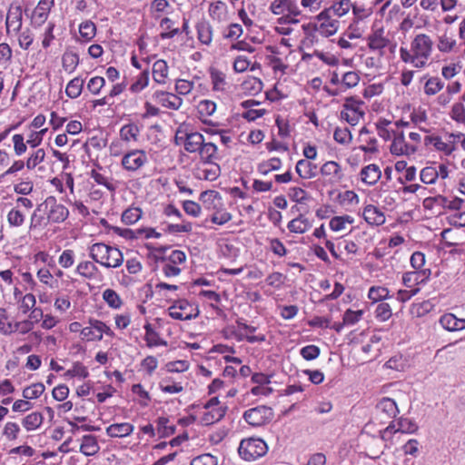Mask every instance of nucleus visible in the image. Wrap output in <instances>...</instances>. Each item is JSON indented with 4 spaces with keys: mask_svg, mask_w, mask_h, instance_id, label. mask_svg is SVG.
<instances>
[{
    "mask_svg": "<svg viewBox=\"0 0 465 465\" xmlns=\"http://www.w3.org/2000/svg\"><path fill=\"white\" fill-rule=\"evenodd\" d=\"M145 329V341L149 347L157 346L160 344H166L165 341L160 340L159 334L152 328L151 324H146Z\"/></svg>",
    "mask_w": 465,
    "mask_h": 465,
    "instance_id": "nucleus-52",
    "label": "nucleus"
},
{
    "mask_svg": "<svg viewBox=\"0 0 465 465\" xmlns=\"http://www.w3.org/2000/svg\"><path fill=\"white\" fill-rule=\"evenodd\" d=\"M272 418V410L264 405L251 408L243 413V419L245 421L253 427L263 426L269 423Z\"/></svg>",
    "mask_w": 465,
    "mask_h": 465,
    "instance_id": "nucleus-6",
    "label": "nucleus"
},
{
    "mask_svg": "<svg viewBox=\"0 0 465 465\" xmlns=\"http://www.w3.org/2000/svg\"><path fill=\"white\" fill-rule=\"evenodd\" d=\"M368 47L371 50L378 51L381 56L383 55L384 48L389 46L391 40L385 35L383 27L373 29L367 37Z\"/></svg>",
    "mask_w": 465,
    "mask_h": 465,
    "instance_id": "nucleus-11",
    "label": "nucleus"
},
{
    "mask_svg": "<svg viewBox=\"0 0 465 465\" xmlns=\"http://www.w3.org/2000/svg\"><path fill=\"white\" fill-rule=\"evenodd\" d=\"M22 22H23L22 7L17 5H11L8 9V12L6 15V19H5L6 33L8 35H10L11 32L17 34L22 27Z\"/></svg>",
    "mask_w": 465,
    "mask_h": 465,
    "instance_id": "nucleus-13",
    "label": "nucleus"
},
{
    "mask_svg": "<svg viewBox=\"0 0 465 465\" xmlns=\"http://www.w3.org/2000/svg\"><path fill=\"white\" fill-rule=\"evenodd\" d=\"M25 215L16 207L12 208L7 213V221L11 226L20 227L24 224Z\"/></svg>",
    "mask_w": 465,
    "mask_h": 465,
    "instance_id": "nucleus-48",
    "label": "nucleus"
},
{
    "mask_svg": "<svg viewBox=\"0 0 465 465\" xmlns=\"http://www.w3.org/2000/svg\"><path fill=\"white\" fill-rule=\"evenodd\" d=\"M268 447L260 438H249L241 441L238 448L239 455L245 460L252 461L265 455Z\"/></svg>",
    "mask_w": 465,
    "mask_h": 465,
    "instance_id": "nucleus-3",
    "label": "nucleus"
},
{
    "mask_svg": "<svg viewBox=\"0 0 465 465\" xmlns=\"http://www.w3.org/2000/svg\"><path fill=\"white\" fill-rule=\"evenodd\" d=\"M395 426L394 432L413 433L418 430V425L408 418H401Z\"/></svg>",
    "mask_w": 465,
    "mask_h": 465,
    "instance_id": "nucleus-42",
    "label": "nucleus"
},
{
    "mask_svg": "<svg viewBox=\"0 0 465 465\" xmlns=\"http://www.w3.org/2000/svg\"><path fill=\"white\" fill-rule=\"evenodd\" d=\"M438 177V170L432 166L424 167L420 172V180L426 184L434 183Z\"/></svg>",
    "mask_w": 465,
    "mask_h": 465,
    "instance_id": "nucleus-54",
    "label": "nucleus"
},
{
    "mask_svg": "<svg viewBox=\"0 0 465 465\" xmlns=\"http://www.w3.org/2000/svg\"><path fill=\"white\" fill-rule=\"evenodd\" d=\"M200 199L208 209H211L216 207V202L220 203L221 196L218 192L210 190L203 192Z\"/></svg>",
    "mask_w": 465,
    "mask_h": 465,
    "instance_id": "nucleus-45",
    "label": "nucleus"
},
{
    "mask_svg": "<svg viewBox=\"0 0 465 465\" xmlns=\"http://www.w3.org/2000/svg\"><path fill=\"white\" fill-rule=\"evenodd\" d=\"M134 425L129 422L114 423L106 428V433L112 438H124L131 435Z\"/></svg>",
    "mask_w": 465,
    "mask_h": 465,
    "instance_id": "nucleus-22",
    "label": "nucleus"
},
{
    "mask_svg": "<svg viewBox=\"0 0 465 465\" xmlns=\"http://www.w3.org/2000/svg\"><path fill=\"white\" fill-rule=\"evenodd\" d=\"M149 84V69H144L131 84L130 91L132 93H139L144 89Z\"/></svg>",
    "mask_w": 465,
    "mask_h": 465,
    "instance_id": "nucleus-41",
    "label": "nucleus"
},
{
    "mask_svg": "<svg viewBox=\"0 0 465 465\" xmlns=\"http://www.w3.org/2000/svg\"><path fill=\"white\" fill-rule=\"evenodd\" d=\"M169 67L164 60H157L153 64V78L159 84H165L168 78Z\"/></svg>",
    "mask_w": 465,
    "mask_h": 465,
    "instance_id": "nucleus-25",
    "label": "nucleus"
},
{
    "mask_svg": "<svg viewBox=\"0 0 465 465\" xmlns=\"http://www.w3.org/2000/svg\"><path fill=\"white\" fill-rule=\"evenodd\" d=\"M43 207H45V210L49 209L47 220L50 223H63L69 215L68 209L64 205L58 203L53 196L47 197L43 203L37 206V210L42 211Z\"/></svg>",
    "mask_w": 465,
    "mask_h": 465,
    "instance_id": "nucleus-5",
    "label": "nucleus"
},
{
    "mask_svg": "<svg viewBox=\"0 0 465 465\" xmlns=\"http://www.w3.org/2000/svg\"><path fill=\"white\" fill-rule=\"evenodd\" d=\"M425 145H432L434 149L442 153L446 156H450L456 151L455 133H446L443 137L431 134L424 138Z\"/></svg>",
    "mask_w": 465,
    "mask_h": 465,
    "instance_id": "nucleus-4",
    "label": "nucleus"
},
{
    "mask_svg": "<svg viewBox=\"0 0 465 465\" xmlns=\"http://www.w3.org/2000/svg\"><path fill=\"white\" fill-rule=\"evenodd\" d=\"M363 218L371 225H381L385 223V216L376 206L369 204L363 210Z\"/></svg>",
    "mask_w": 465,
    "mask_h": 465,
    "instance_id": "nucleus-21",
    "label": "nucleus"
},
{
    "mask_svg": "<svg viewBox=\"0 0 465 465\" xmlns=\"http://www.w3.org/2000/svg\"><path fill=\"white\" fill-rule=\"evenodd\" d=\"M193 306L186 300H179L169 308V315L175 320L189 321L197 316Z\"/></svg>",
    "mask_w": 465,
    "mask_h": 465,
    "instance_id": "nucleus-14",
    "label": "nucleus"
},
{
    "mask_svg": "<svg viewBox=\"0 0 465 465\" xmlns=\"http://www.w3.org/2000/svg\"><path fill=\"white\" fill-rule=\"evenodd\" d=\"M282 166V162L279 158L273 157L266 162L259 164L258 171L262 174H268L272 171L279 170Z\"/></svg>",
    "mask_w": 465,
    "mask_h": 465,
    "instance_id": "nucleus-49",
    "label": "nucleus"
},
{
    "mask_svg": "<svg viewBox=\"0 0 465 465\" xmlns=\"http://www.w3.org/2000/svg\"><path fill=\"white\" fill-rule=\"evenodd\" d=\"M103 299L109 307L114 309H119L123 303L120 296L112 289H106L104 291Z\"/></svg>",
    "mask_w": 465,
    "mask_h": 465,
    "instance_id": "nucleus-44",
    "label": "nucleus"
},
{
    "mask_svg": "<svg viewBox=\"0 0 465 465\" xmlns=\"http://www.w3.org/2000/svg\"><path fill=\"white\" fill-rule=\"evenodd\" d=\"M91 177L94 180V182L100 185L104 186L107 190L114 193L116 190V185L113 182V179H110L104 174L93 170L91 172Z\"/></svg>",
    "mask_w": 465,
    "mask_h": 465,
    "instance_id": "nucleus-47",
    "label": "nucleus"
},
{
    "mask_svg": "<svg viewBox=\"0 0 465 465\" xmlns=\"http://www.w3.org/2000/svg\"><path fill=\"white\" fill-rule=\"evenodd\" d=\"M206 410L207 411L204 412L202 417V423L203 425H211L218 422L224 417L226 412V408H211Z\"/></svg>",
    "mask_w": 465,
    "mask_h": 465,
    "instance_id": "nucleus-31",
    "label": "nucleus"
},
{
    "mask_svg": "<svg viewBox=\"0 0 465 465\" xmlns=\"http://www.w3.org/2000/svg\"><path fill=\"white\" fill-rule=\"evenodd\" d=\"M79 33L85 40H91L96 33L95 25L91 21H85L80 25Z\"/></svg>",
    "mask_w": 465,
    "mask_h": 465,
    "instance_id": "nucleus-55",
    "label": "nucleus"
},
{
    "mask_svg": "<svg viewBox=\"0 0 465 465\" xmlns=\"http://www.w3.org/2000/svg\"><path fill=\"white\" fill-rule=\"evenodd\" d=\"M270 10L276 15H283L285 12L293 16L301 15L294 0H274L270 5Z\"/></svg>",
    "mask_w": 465,
    "mask_h": 465,
    "instance_id": "nucleus-16",
    "label": "nucleus"
},
{
    "mask_svg": "<svg viewBox=\"0 0 465 465\" xmlns=\"http://www.w3.org/2000/svg\"><path fill=\"white\" fill-rule=\"evenodd\" d=\"M296 173L302 179H311L316 176L317 167L307 160H299L295 167Z\"/></svg>",
    "mask_w": 465,
    "mask_h": 465,
    "instance_id": "nucleus-27",
    "label": "nucleus"
},
{
    "mask_svg": "<svg viewBox=\"0 0 465 465\" xmlns=\"http://www.w3.org/2000/svg\"><path fill=\"white\" fill-rule=\"evenodd\" d=\"M198 153L203 163H213L219 158L216 144L212 142L206 143L205 140Z\"/></svg>",
    "mask_w": 465,
    "mask_h": 465,
    "instance_id": "nucleus-23",
    "label": "nucleus"
},
{
    "mask_svg": "<svg viewBox=\"0 0 465 465\" xmlns=\"http://www.w3.org/2000/svg\"><path fill=\"white\" fill-rule=\"evenodd\" d=\"M430 276V270H415L413 272H407L402 276L403 284L406 287H412L424 283Z\"/></svg>",
    "mask_w": 465,
    "mask_h": 465,
    "instance_id": "nucleus-17",
    "label": "nucleus"
},
{
    "mask_svg": "<svg viewBox=\"0 0 465 465\" xmlns=\"http://www.w3.org/2000/svg\"><path fill=\"white\" fill-rule=\"evenodd\" d=\"M288 195L293 202L298 203H304L309 199L307 192L300 187L290 188Z\"/></svg>",
    "mask_w": 465,
    "mask_h": 465,
    "instance_id": "nucleus-58",
    "label": "nucleus"
},
{
    "mask_svg": "<svg viewBox=\"0 0 465 465\" xmlns=\"http://www.w3.org/2000/svg\"><path fill=\"white\" fill-rule=\"evenodd\" d=\"M444 87V83L438 77H430L424 85V93L428 95H434Z\"/></svg>",
    "mask_w": 465,
    "mask_h": 465,
    "instance_id": "nucleus-43",
    "label": "nucleus"
},
{
    "mask_svg": "<svg viewBox=\"0 0 465 465\" xmlns=\"http://www.w3.org/2000/svg\"><path fill=\"white\" fill-rule=\"evenodd\" d=\"M197 37L203 45H210L213 41V27L205 20H202L196 25Z\"/></svg>",
    "mask_w": 465,
    "mask_h": 465,
    "instance_id": "nucleus-26",
    "label": "nucleus"
},
{
    "mask_svg": "<svg viewBox=\"0 0 465 465\" xmlns=\"http://www.w3.org/2000/svg\"><path fill=\"white\" fill-rule=\"evenodd\" d=\"M377 409L388 417H395L399 412L396 402L391 398H382L377 404Z\"/></svg>",
    "mask_w": 465,
    "mask_h": 465,
    "instance_id": "nucleus-34",
    "label": "nucleus"
},
{
    "mask_svg": "<svg viewBox=\"0 0 465 465\" xmlns=\"http://www.w3.org/2000/svg\"><path fill=\"white\" fill-rule=\"evenodd\" d=\"M362 104L363 102L353 97L346 98L341 112V118L351 126L356 125L364 116V112L361 108Z\"/></svg>",
    "mask_w": 465,
    "mask_h": 465,
    "instance_id": "nucleus-7",
    "label": "nucleus"
},
{
    "mask_svg": "<svg viewBox=\"0 0 465 465\" xmlns=\"http://www.w3.org/2000/svg\"><path fill=\"white\" fill-rule=\"evenodd\" d=\"M351 6L352 4L351 3V0H340L338 2H335L329 8H325V10L330 11V14L332 15L341 17L350 11Z\"/></svg>",
    "mask_w": 465,
    "mask_h": 465,
    "instance_id": "nucleus-36",
    "label": "nucleus"
},
{
    "mask_svg": "<svg viewBox=\"0 0 465 465\" xmlns=\"http://www.w3.org/2000/svg\"><path fill=\"white\" fill-rule=\"evenodd\" d=\"M333 138L337 143L341 144H347L351 141L352 136L348 128L337 127L334 131Z\"/></svg>",
    "mask_w": 465,
    "mask_h": 465,
    "instance_id": "nucleus-59",
    "label": "nucleus"
},
{
    "mask_svg": "<svg viewBox=\"0 0 465 465\" xmlns=\"http://www.w3.org/2000/svg\"><path fill=\"white\" fill-rule=\"evenodd\" d=\"M141 216L142 211L140 208H128L123 213L122 221L125 224H134L141 218Z\"/></svg>",
    "mask_w": 465,
    "mask_h": 465,
    "instance_id": "nucleus-51",
    "label": "nucleus"
},
{
    "mask_svg": "<svg viewBox=\"0 0 465 465\" xmlns=\"http://www.w3.org/2000/svg\"><path fill=\"white\" fill-rule=\"evenodd\" d=\"M368 297L374 302L386 300L389 298V290L382 286H372L369 290Z\"/></svg>",
    "mask_w": 465,
    "mask_h": 465,
    "instance_id": "nucleus-50",
    "label": "nucleus"
},
{
    "mask_svg": "<svg viewBox=\"0 0 465 465\" xmlns=\"http://www.w3.org/2000/svg\"><path fill=\"white\" fill-rule=\"evenodd\" d=\"M148 162L147 155L143 150H132L122 158V166L128 172H134L140 169Z\"/></svg>",
    "mask_w": 465,
    "mask_h": 465,
    "instance_id": "nucleus-9",
    "label": "nucleus"
},
{
    "mask_svg": "<svg viewBox=\"0 0 465 465\" xmlns=\"http://www.w3.org/2000/svg\"><path fill=\"white\" fill-rule=\"evenodd\" d=\"M44 420V417L41 412L34 411L27 416H25L23 420L22 424L26 429V430H35L38 429Z\"/></svg>",
    "mask_w": 465,
    "mask_h": 465,
    "instance_id": "nucleus-32",
    "label": "nucleus"
},
{
    "mask_svg": "<svg viewBox=\"0 0 465 465\" xmlns=\"http://www.w3.org/2000/svg\"><path fill=\"white\" fill-rule=\"evenodd\" d=\"M440 325L449 331H461L465 329V319L457 318L452 313H446L440 319Z\"/></svg>",
    "mask_w": 465,
    "mask_h": 465,
    "instance_id": "nucleus-20",
    "label": "nucleus"
},
{
    "mask_svg": "<svg viewBox=\"0 0 465 465\" xmlns=\"http://www.w3.org/2000/svg\"><path fill=\"white\" fill-rule=\"evenodd\" d=\"M330 11L322 10L317 19L321 22L318 31L322 36L329 37L335 35L339 29L340 22L333 18Z\"/></svg>",
    "mask_w": 465,
    "mask_h": 465,
    "instance_id": "nucleus-10",
    "label": "nucleus"
},
{
    "mask_svg": "<svg viewBox=\"0 0 465 465\" xmlns=\"http://www.w3.org/2000/svg\"><path fill=\"white\" fill-rule=\"evenodd\" d=\"M84 81L80 77H74L66 85L65 94L68 97L75 99L80 96Z\"/></svg>",
    "mask_w": 465,
    "mask_h": 465,
    "instance_id": "nucleus-33",
    "label": "nucleus"
},
{
    "mask_svg": "<svg viewBox=\"0 0 465 465\" xmlns=\"http://www.w3.org/2000/svg\"><path fill=\"white\" fill-rule=\"evenodd\" d=\"M45 157V152L44 149L40 148L36 150L34 153L30 155V157L26 161V167L29 170L35 169L39 163H41Z\"/></svg>",
    "mask_w": 465,
    "mask_h": 465,
    "instance_id": "nucleus-56",
    "label": "nucleus"
},
{
    "mask_svg": "<svg viewBox=\"0 0 465 465\" xmlns=\"http://www.w3.org/2000/svg\"><path fill=\"white\" fill-rule=\"evenodd\" d=\"M217 458L210 453H205L193 458L190 465H217Z\"/></svg>",
    "mask_w": 465,
    "mask_h": 465,
    "instance_id": "nucleus-61",
    "label": "nucleus"
},
{
    "mask_svg": "<svg viewBox=\"0 0 465 465\" xmlns=\"http://www.w3.org/2000/svg\"><path fill=\"white\" fill-rule=\"evenodd\" d=\"M79 64V56L74 52H65L62 57V65L64 71L72 74Z\"/></svg>",
    "mask_w": 465,
    "mask_h": 465,
    "instance_id": "nucleus-37",
    "label": "nucleus"
},
{
    "mask_svg": "<svg viewBox=\"0 0 465 465\" xmlns=\"http://www.w3.org/2000/svg\"><path fill=\"white\" fill-rule=\"evenodd\" d=\"M194 84L184 79H178L175 83V91L180 95H186L192 92Z\"/></svg>",
    "mask_w": 465,
    "mask_h": 465,
    "instance_id": "nucleus-62",
    "label": "nucleus"
},
{
    "mask_svg": "<svg viewBox=\"0 0 465 465\" xmlns=\"http://www.w3.org/2000/svg\"><path fill=\"white\" fill-rule=\"evenodd\" d=\"M210 77L214 91H223L225 89L226 81L225 74L214 68L210 70Z\"/></svg>",
    "mask_w": 465,
    "mask_h": 465,
    "instance_id": "nucleus-39",
    "label": "nucleus"
},
{
    "mask_svg": "<svg viewBox=\"0 0 465 465\" xmlns=\"http://www.w3.org/2000/svg\"><path fill=\"white\" fill-rule=\"evenodd\" d=\"M75 272L85 279L92 280L96 277L98 268L93 262L84 261L77 265Z\"/></svg>",
    "mask_w": 465,
    "mask_h": 465,
    "instance_id": "nucleus-29",
    "label": "nucleus"
},
{
    "mask_svg": "<svg viewBox=\"0 0 465 465\" xmlns=\"http://www.w3.org/2000/svg\"><path fill=\"white\" fill-rule=\"evenodd\" d=\"M153 98L162 106L172 110H178L183 104V99L180 96L169 92L156 91Z\"/></svg>",
    "mask_w": 465,
    "mask_h": 465,
    "instance_id": "nucleus-15",
    "label": "nucleus"
},
{
    "mask_svg": "<svg viewBox=\"0 0 465 465\" xmlns=\"http://www.w3.org/2000/svg\"><path fill=\"white\" fill-rule=\"evenodd\" d=\"M97 440L93 435H84L82 439L80 451L85 456H93L99 451Z\"/></svg>",
    "mask_w": 465,
    "mask_h": 465,
    "instance_id": "nucleus-28",
    "label": "nucleus"
},
{
    "mask_svg": "<svg viewBox=\"0 0 465 465\" xmlns=\"http://www.w3.org/2000/svg\"><path fill=\"white\" fill-rule=\"evenodd\" d=\"M434 42L426 34L416 35L411 42L410 49L400 48V57L402 62L411 64L415 68L421 69L428 64L433 51Z\"/></svg>",
    "mask_w": 465,
    "mask_h": 465,
    "instance_id": "nucleus-1",
    "label": "nucleus"
},
{
    "mask_svg": "<svg viewBox=\"0 0 465 465\" xmlns=\"http://www.w3.org/2000/svg\"><path fill=\"white\" fill-rule=\"evenodd\" d=\"M45 387L43 383H34L23 391V397L26 400H35L39 398L45 391Z\"/></svg>",
    "mask_w": 465,
    "mask_h": 465,
    "instance_id": "nucleus-40",
    "label": "nucleus"
},
{
    "mask_svg": "<svg viewBox=\"0 0 465 465\" xmlns=\"http://www.w3.org/2000/svg\"><path fill=\"white\" fill-rule=\"evenodd\" d=\"M89 324L94 326V330L96 331L97 334H101V340L103 339V334L104 333L107 336L113 337L114 335V331L110 329L109 326H107L104 322L95 320V319H90Z\"/></svg>",
    "mask_w": 465,
    "mask_h": 465,
    "instance_id": "nucleus-57",
    "label": "nucleus"
},
{
    "mask_svg": "<svg viewBox=\"0 0 465 465\" xmlns=\"http://www.w3.org/2000/svg\"><path fill=\"white\" fill-rule=\"evenodd\" d=\"M321 173L331 183L340 182L343 176L340 164L334 161L326 162L321 168Z\"/></svg>",
    "mask_w": 465,
    "mask_h": 465,
    "instance_id": "nucleus-19",
    "label": "nucleus"
},
{
    "mask_svg": "<svg viewBox=\"0 0 465 465\" xmlns=\"http://www.w3.org/2000/svg\"><path fill=\"white\" fill-rule=\"evenodd\" d=\"M456 45L457 41L449 29H445L437 37V49L441 53L449 54L454 50Z\"/></svg>",
    "mask_w": 465,
    "mask_h": 465,
    "instance_id": "nucleus-18",
    "label": "nucleus"
},
{
    "mask_svg": "<svg viewBox=\"0 0 465 465\" xmlns=\"http://www.w3.org/2000/svg\"><path fill=\"white\" fill-rule=\"evenodd\" d=\"M390 150L394 155H410L417 151V147L406 143L402 131H393V140Z\"/></svg>",
    "mask_w": 465,
    "mask_h": 465,
    "instance_id": "nucleus-12",
    "label": "nucleus"
},
{
    "mask_svg": "<svg viewBox=\"0 0 465 465\" xmlns=\"http://www.w3.org/2000/svg\"><path fill=\"white\" fill-rule=\"evenodd\" d=\"M139 134L138 127L134 124L124 125L120 130V136L124 141H136Z\"/></svg>",
    "mask_w": 465,
    "mask_h": 465,
    "instance_id": "nucleus-46",
    "label": "nucleus"
},
{
    "mask_svg": "<svg viewBox=\"0 0 465 465\" xmlns=\"http://www.w3.org/2000/svg\"><path fill=\"white\" fill-rule=\"evenodd\" d=\"M204 137L200 133H183L178 130L175 134V143H183L184 149L188 153H198L203 145Z\"/></svg>",
    "mask_w": 465,
    "mask_h": 465,
    "instance_id": "nucleus-8",
    "label": "nucleus"
},
{
    "mask_svg": "<svg viewBox=\"0 0 465 465\" xmlns=\"http://www.w3.org/2000/svg\"><path fill=\"white\" fill-rule=\"evenodd\" d=\"M198 113L203 117H208L216 111V104L211 100H202L197 105Z\"/></svg>",
    "mask_w": 465,
    "mask_h": 465,
    "instance_id": "nucleus-53",
    "label": "nucleus"
},
{
    "mask_svg": "<svg viewBox=\"0 0 465 465\" xmlns=\"http://www.w3.org/2000/svg\"><path fill=\"white\" fill-rule=\"evenodd\" d=\"M89 256L105 268H118L124 262L122 252L104 242H96L89 247Z\"/></svg>",
    "mask_w": 465,
    "mask_h": 465,
    "instance_id": "nucleus-2",
    "label": "nucleus"
},
{
    "mask_svg": "<svg viewBox=\"0 0 465 465\" xmlns=\"http://www.w3.org/2000/svg\"><path fill=\"white\" fill-rule=\"evenodd\" d=\"M381 176V172L379 166L373 163L365 166L361 171V181L369 185L375 184Z\"/></svg>",
    "mask_w": 465,
    "mask_h": 465,
    "instance_id": "nucleus-24",
    "label": "nucleus"
},
{
    "mask_svg": "<svg viewBox=\"0 0 465 465\" xmlns=\"http://www.w3.org/2000/svg\"><path fill=\"white\" fill-rule=\"evenodd\" d=\"M105 80L104 77L101 76H94L91 78L87 84V89L93 94H98L101 91V89L104 86Z\"/></svg>",
    "mask_w": 465,
    "mask_h": 465,
    "instance_id": "nucleus-63",
    "label": "nucleus"
},
{
    "mask_svg": "<svg viewBox=\"0 0 465 465\" xmlns=\"http://www.w3.org/2000/svg\"><path fill=\"white\" fill-rule=\"evenodd\" d=\"M241 86L242 90L245 94L249 95H255L262 92L263 84L261 79L250 76L245 81H243Z\"/></svg>",
    "mask_w": 465,
    "mask_h": 465,
    "instance_id": "nucleus-30",
    "label": "nucleus"
},
{
    "mask_svg": "<svg viewBox=\"0 0 465 465\" xmlns=\"http://www.w3.org/2000/svg\"><path fill=\"white\" fill-rule=\"evenodd\" d=\"M287 227L292 232L303 233L311 227V223L307 218L303 215H300L299 217L292 219L288 223Z\"/></svg>",
    "mask_w": 465,
    "mask_h": 465,
    "instance_id": "nucleus-35",
    "label": "nucleus"
},
{
    "mask_svg": "<svg viewBox=\"0 0 465 465\" xmlns=\"http://www.w3.org/2000/svg\"><path fill=\"white\" fill-rule=\"evenodd\" d=\"M209 168H199L198 169V178L204 179L207 181H214L216 180L221 173L220 166L213 162V163H209Z\"/></svg>",
    "mask_w": 465,
    "mask_h": 465,
    "instance_id": "nucleus-38",
    "label": "nucleus"
},
{
    "mask_svg": "<svg viewBox=\"0 0 465 465\" xmlns=\"http://www.w3.org/2000/svg\"><path fill=\"white\" fill-rule=\"evenodd\" d=\"M451 118L458 123H465V107L461 103H456L452 105L450 112Z\"/></svg>",
    "mask_w": 465,
    "mask_h": 465,
    "instance_id": "nucleus-64",
    "label": "nucleus"
},
{
    "mask_svg": "<svg viewBox=\"0 0 465 465\" xmlns=\"http://www.w3.org/2000/svg\"><path fill=\"white\" fill-rule=\"evenodd\" d=\"M321 350L316 345H307L301 349L300 354L306 361H312L319 357Z\"/></svg>",
    "mask_w": 465,
    "mask_h": 465,
    "instance_id": "nucleus-60",
    "label": "nucleus"
}]
</instances>
